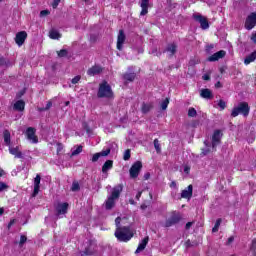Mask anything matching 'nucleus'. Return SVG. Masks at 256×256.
Masks as SVG:
<instances>
[{
    "mask_svg": "<svg viewBox=\"0 0 256 256\" xmlns=\"http://www.w3.org/2000/svg\"><path fill=\"white\" fill-rule=\"evenodd\" d=\"M3 175H5V170L0 168V177H3Z\"/></svg>",
    "mask_w": 256,
    "mask_h": 256,
    "instance_id": "680f3d73",
    "label": "nucleus"
},
{
    "mask_svg": "<svg viewBox=\"0 0 256 256\" xmlns=\"http://www.w3.org/2000/svg\"><path fill=\"white\" fill-rule=\"evenodd\" d=\"M49 37L50 39H61V34L57 30H51Z\"/></svg>",
    "mask_w": 256,
    "mask_h": 256,
    "instance_id": "7c9ffc66",
    "label": "nucleus"
},
{
    "mask_svg": "<svg viewBox=\"0 0 256 256\" xmlns=\"http://www.w3.org/2000/svg\"><path fill=\"white\" fill-rule=\"evenodd\" d=\"M129 203H130L131 205H135V200L130 199V200H129Z\"/></svg>",
    "mask_w": 256,
    "mask_h": 256,
    "instance_id": "0e129e2a",
    "label": "nucleus"
},
{
    "mask_svg": "<svg viewBox=\"0 0 256 256\" xmlns=\"http://www.w3.org/2000/svg\"><path fill=\"white\" fill-rule=\"evenodd\" d=\"M219 227H221V218L216 220V223H215L214 227L212 228V233H217V231H219Z\"/></svg>",
    "mask_w": 256,
    "mask_h": 256,
    "instance_id": "473e14b6",
    "label": "nucleus"
},
{
    "mask_svg": "<svg viewBox=\"0 0 256 256\" xmlns=\"http://www.w3.org/2000/svg\"><path fill=\"white\" fill-rule=\"evenodd\" d=\"M202 79H203L204 81H209V79H211V77L209 76V74H204V75L202 76Z\"/></svg>",
    "mask_w": 256,
    "mask_h": 256,
    "instance_id": "5fc2aeb1",
    "label": "nucleus"
},
{
    "mask_svg": "<svg viewBox=\"0 0 256 256\" xmlns=\"http://www.w3.org/2000/svg\"><path fill=\"white\" fill-rule=\"evenodd\" d=\"M170 187H177V183H175V181H172Z\"/></svg>",
    "mask_w": 256,
    "mask_h": 256,
    "instance_id": "e2e57ef3",
    "label": "nucleus"
},
{
    "mask_svg": "<svg viewBox=\"0 0 256 256\" xmlns=\"http://www.w3.org/2000/svg\"><path fill=\"white\" fill-rule=\"evenodd\" d=\"M123 192V184H118L114 188H112L111 195H109L105 201V209L107 211H111L113 207H115V202L119 197H121V193Z\"/></svg>",
    "mask_w": 256,
    "mask_h": 256,
    "instance_id": "f257e3e1",
    "label": "nucleus"
},
{
    "mask_svg": "<svg viewBox=\"0 0 256 256\" xmlns=\"http://www.w3.org/2000/svg\"><path fill=\"white\" fill-rule=\"evenodd\" d=\"M153 109V104L152 103H143L141 107V111L144 114L149 113Z\"/></svg>",
    "mask_w": 256,
    "mask_h": 256,
    "instance_id": "cd10ccee",
    "label": "nucleus"
},
{
    "mask_svg": "<svg viewBox=\"0 0 256 256\" xmlns=\"http://www.w3.org/2000/svg\"><path fill=\"white\" fill-rule=\"evenodd\" d=\"M15 111H24L25 110V102L23 100H18L14 103Z\"/></svg>",
    "mask_w": 256,
    "mask_h": 256,
    "instance_id": "393cba45",
    "label": "nucleus"
},
{
    "mask_svg": "<svg viewBox=\"0 0 256 256\" xmlns=\"http://www.w3.org/2000/svg\"><path fill=\"white\" fill-rule=\"evenodd\" d=\"M249 111H251L249 104L247 102H241L238 104V106L232 109L231 117H237L239 115H244V117H247V115H249Z\"/></svg>",
    "mask_w": 256,
    "mask_h": 256,
    "instance_id": "20e7f679",
    "label": "nucleus"
},
{
    "mask_svg": "<svg viewBox=\"0 0 256 256\" xmlns=\"http://www.w3.org/2000/svg\"><path fill=\"white\" fill-rule=\"evenodd\" d=\"M110 169H113V160H107L102 166V173H107Z\"/></svg>",
    "mask_w": 256,
    "mask_h": 256,
    "instance_id": "bb28decb",
    "label": "nucleus"
},
{
    "mask_svg": "<svg viewBox=\"0 0 256 256\" xmlns=\"http://www.w3.org/2000/svg\"><path fill=\"white\" fill-rule=\"evenodd\" d=\"M102 71H103V68L101 66L94 65L87 70V75H89V77H95V75L101 74Z\"/></svg>",
    "mask_w": 256,
    "mask_h": 256,
    "instance_id": "2eb2a0df",
    "label": "nucleus"
},
{
    "mask_svg": "<svg viewBox=\"0 0 256 256\" xmlns=\"http://www.w3.org/2000/svg\"><path fill=\"white\" fill-rule=\"evenodd\" d=\"M83 146H77L76 149L72 150V157H75V155H79V153H82Z\"/></svg>",
    "mask_w": 256,
    "mask_h": 256,
    "instance_id": "c9c22d12",
    "label": "nucleus"
},
{
    "mask_svg": "<svg viewBox=\"0 0 256 256\" xmlns=\"http://www.w3.org/2000/svg\"><path fill=\"white\" fill-rule=\"evenodd\" d=\"M250 251H253L254 253H256V239H254L252 241V245L250 247Z\"/></svg>",
    "mask_w": 256,
    "mask_h": 256,
    "instance_id": "8fccbe9b",
    "label": "nucleus"
},
{
    "mask_svg": "<svg viewBox=\"0 0 256 256\" xmlns=\"http://www.w3.org/2000/svg\"><path fill=\"white\" fill-rule=\"evenodd\" d=\"M141 169H143L141 161L135 162L129 170L131 179H137L139 177V173H141Z\"/></svg>",
    "mask_w": 256,
    "mask_h": 256,
    "instance_id": "39448f33",
    "label": "nucleus"
},
{
    "mask_svg": "<svg viewBox=\"0 0 256 256\" xmlns=\"http://www.w3.org/2000/svg\"><path fill=\"white\" fill-rule=\"evenodd\" d=\"M151 177L150 173L144 174V179L147 181Z\"/></svg>",
    "mask_w": 256,
    "mask_h": 256,
    "instance_id": "bf43d9fd",
    "label": "nucleus"
},
{
    "mask_svg": "<svg viewBox=\"0 0 256 256\" xmlns=\"http://www.w3.org/2000/svg\"><path fill=\"white\" fill-rule=\"evenodd\" d=\"M125 32L123 30H119L118 36H117V49L118 51H123V45L125 43Z\"/></svg>",
    "mask_w": 256,
    "mask_h": 256,
    "instance_id": "f8f14e48",
    "label": "nucleus"
},
{
    "mask_svg": "<svg viewBox=\"0 0 256 256\" xmlns=\"http://www.w3.org/2000/svg\"><path fill=\"white\" fill-rule=\"evenodd\" d=\"M194 19L195 21H198V23H200L201 29H209V21H207V18H205L203 15H194Z\"/></svg>",
    "mask_w": 256,
    "mask_h": 256,
    "instance_id": "1a4fd4ad",
    "label": "nucleus"
},
{
    "mask_svg": "<svg viewBox=\"0 0 256 256\" xmlns=\"http://www.w3.org/2000/svg\"><path fill=\"white\" fill-rule=\"evenodd\" d=\"M142 193H143V192L139 191V192L136 194V199H137V201H139V199H141Z\"/></svg>",
    "mask_w": 256,
    "mask_h": 256,
    "instance_id": "13d9d810",
    "label": "nucleus"
},
{
    "mask_svg": "<svg viewBox=\"0 0 256 256\" xmlns=\"http://www.w3.org/2000/svg\"><path fill=\"white\" fill-rule=\"evenodd\" d=\"M9 189V186L5 182L0 181V193H3V191H7Z\"/></svg>",
    "mask_w": 256,
    "mask_h": 256,
    "instance_id": "a19ab883",
    "label": "nucleus"
},
{
    "mask_svg": "<svg viewBox=\"0 0 256 256\" xmlns=\"http://www.w3.org/2000/svg\"><path fill=\"white\" fill-rule=\"evenodd\" d=\"M25 243H27V236L22 235L20 237V242H19L20 247H23V245H25Z\"/></svg>",
    "mask_w": 256,
    "mask_h": 256,
    "instance_id": "37998d69",
    "label": "nucleus"
},
{
    "mask_svg": "<svg viewBox=\"0 0 256 256\" xmlns=\"http://www.w3.org/2000/svg\"><path fill=\"white\" fill-rule=\"evenodd\" d=\"M123 159H124V161H129L131 159V150L127 149L124 152Z\"/></svg>",
    "mask_w": 256,
    "mask_h": 256,
    "instance_id": "58836bf2",
    "label": "nucleus"
},
{
    "mask_svg": "<svg viewBox=\"0 0 256 256\" xmlns=\"http://www.w3.org/2000/svg\"><path fill=\"white\" fill-rule=\"evenodd\" d=\"M111 153V149L102 150L101 152L95 153L92 157V163H97L100 157H107Z\"/></svg>",
    "mask_w": 256,
    "mask_h": 256,
    "instance_id": "dca6fc26",
    "label": "nucleus"
},
{
    "mask_svg": "<svg viewBox=\"0 0 256 256\" xmlns=\"http://www.w3.org/2000/svg\"><path fill=\"white\" fill-rule=\"evenodd\" d=\"M35 133H36V130L33 127H29L26 130L27 139L28 141H31V143H39V139L37 138Z\"/></svg>",
    "mask_w": 256,
    "mask_h": 256,
    "instance_id": "6e6552de",
    "label": "nucleus"
},
{
    "mask_svg": "<svg viewBox=\"0 0 256 256\" xmlns=\"http://www.w3.org/2000/svg\"><path fill=\"white\" fill-rule=\"evenodd\" d=\"M115 225H116V229H122L123 227H121V217H117L115 219Z\"/></svg>",
    "mask_w": 256,
    "mask_h": 256,
    "instance_id": "c03bdc74",
    "label": "nucleus"
},
{
    "mask_svg": "<svg viewBox=\"0 0 256 256\" xmlns=\"http://www.w3.org/2000/svg\"><path fill=\"white\" fill-rule=\"evenodd\" d=\"M215 87H221V82H217V83L215 84Z\"/></svg>",
    "mask_w": 256,
    "mask_h": 256,
    "instance_id": "69168bd1",
    "label": "nucleus"
},
{
    "mask_svg": "<svg viewBox=\"0 0 256 256\" xmlns=\"http://www.w3.org/2000/svg\"><path fill=\"white\" fill-rule=\"evenodd\" d=\"M116 239L123 243H127V241H131L133 238V233H131V228L129 226H123L122 228H116L114 233Z\"/></svg>",
    "mask_w": 256,
    "mask_h": 256,
    "instance_id": "f03ea898",
    "label": "nucleus"
},
{
    "mask_svg": "<svg viewBox=\"0 0 256 256\" xmlns=\"http://www.w3.org/2000/svg\"><path fill=\"white\" fill-rule=\"evenodd\" d=\"M26 39H27V32L25 31L18 32L15 37V43L18 45V47H21L23 43H25Z\"/></svg>",
    "mask_w": 256,
    "mask_h": 256,
    "instance_id": "ddd939ff",
    "label": "nucleus"
},
{
    "mask_svg": "<svg viewBox=\"0 0 256 256\" xmlns=\"http://www.w3.org/2000/svg\"><path fill=\"white\" fill-rule=\"evenodd\" d=\"M181 221V215L177 213H173L165 223V227H173V225H177Z\"/></svg>",
    "mask_w": 256,
    "mask_h": 256,
    "instance_id": "0eeeda50",
    "label": "nucleus"
},
{
    "mask_svg": "<svg viewBox=\"0 0 256 256\" xmlns=\"http://www.w3.org/2000/svg\"><path fill=\"white\" fill-rule=\"evenodd\" d=\"M79 81H81V76H75L72 80H71V83L73 85H77V83H79Z\"/></svg>",
    "mask_w": 256,
    "mask_h": 256,
    "instance_id": "a18cd8bd",
    "label": "nucleus"
},
{
    "mask_svg": "<svg viewBox=\"0 0 256 256\" xmlns=\"http://www.w3.org/2000/svg\"><path fill=\"white\" fill-rule=\"evenodd\" d=\"M204 144L206 145L207 148H203L202 149V155H209V153H211V149L209 148V144L207 143V141L204 142Z\"/></svg>",
    "mask_w": 256,
    "mask_h": 256,
    "instance_id": "72a5a7b5",
    "label": "nucleus"
},
{
    "mask_svg": "<svg viewBox=\"0 0 256 256\" xmlns=\"http://www.w3.org/2000/svg\"><path fill=\"white\" fill-rule=\"evenodd\" d=\"M154 148L157 153H161V144H159V139L154 140Z\"/></svg>",
    "mask_w": 256,
    "mask_h": 256,
    "instance_id": "e433bc0d",
    "label": "nucleus"
},
{
    "mask_svg": "<svg viewBox=\"0 0 256 256\" xmlns=\"http://www.w3.org/2000/svg\"><path fill=\"white\" fill-rule=\"evenodd\" d=\"M9 153L14 155L17 159H23V153L19 151V147H9Z\"/></svg>",
    "mask_w": 256,
    "mask_h": 256,
    "instance_id": "5701e85b",
    "label": "nucleus"
},
{
    "mask_svg": "<svg viewBox=\"0 0 256 256\" xmlns=\"http://www.w3.org/2000/svg\"><path fill=\"white\" fill-rule=\"evenodd\" d=\"M188 117H197V110L193 107L189 108Z\"/></svg>",
    "mask_w": 256,
    "mask_h": 256,
    "instance_id": "f704fd0d",
    "label": "nucleus"
},
{
    "mask_svg": "<svg viewBox=\"0 0 256 256\" xmlns=\"http://www.w3.org/2000/svg\"><path fill=\"white\" fill-rule=\"evenodd\" d=\"M141 209H147V205L145 204L141 205Z\"/></svg>",
    "mask_w": 256,
    "mask_h": 256,
    "instance_id": "774afa93",
    "label": "nucleus"
},
{
    "mask_svg": "<svg viewBox=\"0 0 256 256\" xmlns=\"http://www.w3.org/2000/svg\"><path fill=\"white\" fill-rule=\"evenodd\" d=\"M40 185H41V175L37 174L34 179L33 197H36V195H39Z\"/></svg>",
    "mask_w": 256,
    "mask_h": 256,
    "instance_id": "a211bd4d",
    "label": "nucleus"
},
{
    "mask_svg": "<svg viewBox=\"0 0 256 256\" xmlns=\"http://www.w3.org/2000/svg\"><path fill=\"white\" fill-rule=\"evenodd\" d=\"M190 171H191V167H189V166L184 167V173H186V175H189Z\"/></svg>",
    "mask_w": 256,
    "mask_h": 256,
    "instance_id": "864d4df0",
    "label": "nucleus"
},
{
    "mask_svg": "<svg viewBox=\"0 0 256 256\" xmlns=\"http://www.w3.org/2000/svg\"><path fill=\"white\" fill-rule=\"evenodd\" d=\"M149 243V236H146L145 238H143L141 240V242L139 243L135 253H141V251H145V247H147V244Z\"/></svg>",
    "mask_w": 256,
    "mask_h": 256,
    "instance_id": "6ab92c4d",
    "label": "nucleus"
},
{
    "mask_svg": "<svg viewBox=\"0 0 256 256\" xmlns=\"http://www.w3.org/2000/svg\"><path fill=\"white\" fill-rule=\"evenodd\" d=\"M52 106H53V103H51V101H49V102H47L46 107L41 108L40 111H48V109H51Z\"/></svg>",
    "mask_w": 256,
    "mask_h": 256,
    "instance_id": "49530a36",
    "label": "nucleus"
},
{
    "mask_svg": "<svg viewBox=\"0 0 256 256\" xmlns=\"http://www.w3.org/2000/svg\"><path fill=\"white\" fill-rule=\"evenodd\" d=\"M167 107H169V98H166L165 100L162 101L161 103V109L163 111H165V109H167Z\"/></svg>",
    "mask_w": 256,
    "mask_h": 256,
    "instance_id": "4c0bfd02",
    "label": "nucleus"
},
{
    "mask_svg": "<svg viewBox=\"0 0 256 256\" xmlns=\"http://www.w3.org/2000/svg\"><path fill=\"white\" fill-rule=\"evenodd\" d=\"M221 137H223V133H221V130H215L212 135V147L215 149L219 143H221Z\"/></svg>",
    "mask_w": 256,
    "mask_h": 256,
    "instance_id": "9d476101",
    "label": "nucleus"
},
{
    "mask_svg": "<svg viewBox=\"0 0 256 256\" xmlns=\"http://www.w3.org/2000/svg\"><path fill=\"white\" fill-rule=\"evenodd\" d=\"M95 253V246L93 244H88L84 251H80L81 256H89Z\"/></svg>",
    "mask_w": 256,
    "mask_h": 256,
    "instance_id": "aec40b11",
    "label": "nucleus"
},
{
    "mask_svg": "<svg viewBox=\"0 0 256 256\" xmlns=\"http://www.w3.org/2000/svg\"><path fill=\"white\" fill-rule=\"evenodd\" d=\"M4 142L6 145H11V132L9 130H4L3 132Z\"/></svg>",
    "mask_w": 256,
    "mask_h": 256,
    "instance_id": "c756f323",
    "label": "nucleus"
},
{
    "mask_svg": "<svg viewBox=\"0 0 256 256\" xmlns=\"http://www.w3.org/2000/svg\"><path fill=\"white\" fill-rule=\"evenodd\" d=\"M97 96L100 99H113V90L111 89V85L106 81L102 82L99 86Z\"/></svg>",
    "mask_w": 256,
    "mask_h": 256,
    "instance_id": "7ed1b4c3",
    "label": "nucleus"
},
{
    "mask_svg": "<svg viewBox=\"0 0 256 256\" xmlns=\"http://www.w3.org/2000/svg\"><path fill=\"white\" fill-rule=\"evenodd\" d=\"M79 189H81V187L79 186V182H77V181H74L73 183H72V187H71V191H79Z\"/></svg>",
    "mask_w": 256,
    "mask_h": 256,
    "instance_id": "ea45409f",
    "label": "nucleus"
},
{
    "mask_svg": "<svg viewBox=\"0 0 256 256\" xmlns=\"http://www.w3.org/2000/svg\"><path fill=\"white\" fill-rule=\"evenodd\" d=\"M61 151H63V145L62 144H57V153L60 154Z\"/></svg>",
    "mask_w": 256,
    "mask_h": 256,
    "instance_id": "603ef678",
    "label": "nucleus"
},
{
    "mask_svg": "<svg viewBox=\"0 0 256 256\" xmlns=\"http://www.w3.org/2000/svg\"><path fill=\"white\" fill-rule=\"evenodd\" d=\"M218 107L220 108V111H223L225 107H227V103L224 100H219Z\"/></svg>",
    "mask_w": 256,
    "mask_h": 256,
    "instance_id": "79ce46f5",
    "label": "nucleus"
},
{
    "mask_svg": "<svg viewBox=\"0 0 256 256\" xmlns=\"http://www.w3.org/2000/svg\"><path fill=\"white\" fill-rule=\"evenodd\" d=\"M192 226H193V222H188L186 223L185 229H191Z\"/></svg>",
    "mask_w": 256,
    "mask_h": 256,
    "instance_id": "6e6d98bb",
    "label": "nucleus"
},
{
    "mask_svg": "<svg viewBox=\"0 0 256 256\" xmlns=\"http://www.w3.org/2000/svg\"><path fill=\"white\" fill-rule=\"evenodd\" d=\"M200 97L202 99H213V92L209 88H203L200 90Z\"/></svg>",
    "mask_w": 256,
    "mask_h": 256,
    "instance_id": "412c9836",
    "label": "nucleus"
},
{
    "mask_svg": "<svg viewBox=\"0 0 256 256\" xmlns=\"http://www.w3.org/2000/svg\"><path fill=\"white\" fill-rule=\"evenodd\" d=\"M140 6L142 9L140 15H147V13H149V0H141Z\"/></svg>",
    "mask_w": 256,
    "mask_h": 256,
    "instance_id": "4be33fe9",
    "label": "nucleus"
},
{
    "mask_svg": "<svg viewBox=\"0 0 256 256\" xmlns=\"http://www.w3.org/2000/svg\"><path fill=\"white\" fill-rule=\"evenodd\" d=\"M58 57H67V50L62 49L58 52Z\"/></svg>",
    "mask_w": 256,
    "mask_h": 256,
    "instance_id": "de8ad7c7",
    "label": "nucleus"
},
{
    "mask_svg": "<svg viewBox=\"0 0 256 256\" xmlns=\"http://www.w3.org/2000/svg\"><path fill=\"white\" fill-rule=\"evenodd\" d=\"M251 40L256 43V32L252 34Z\"/></svg>",
    "mask_w": 256,
    "mask_h": 256,
    "instance_id": "052dcab7",
    "label": "nucleus"
},
{
    "mask_svg": "<svg viewBox=\"0 0 256 256\" xmlns=\"http://www.w3.org/2000/svg\"><path fill=\"white\" fill-rule=\"evenodd\" d=\"M11 62L9 60H6L5 58H0V67H10Z\"/></svg>",
    "mask_w": 256,
    "mask_h": 256,
    "instance_id": "2f4dec72",
    "label": "nucleus"
},
{
    "mask_svg": "<svg viewBox=\"0 0 256 256\" xmlns=\"http://www.w3.org/2000/svg\"><path fill=\"white\" fill-rule=\"evenodd\" d=\"M225 55H227V52H225L224 50H220V51L214 53L213 55H211L208 58V61L210 63H213L215 61H219V59H223V57H225Z\"/></svg>",
    "mask_w": 256,
    "mask_h": 256,
    "instance_id": "4468645a",
    "label": "nucleus"
},
{
    "mask_svg": "<svg viewBox=\"0 0 256 256\" xmlns=\"http://www.w3.org/2000/svg\"><path fill=\"white\" fill-rule=\"evenodd\" d=\"M59 3H61V0H53L52 2L53 9H57V7H59Z\"/></svg>",
    "mask_w": 256,
    "mask_h": 256,
    "instance_id": "09e8293b",
    "label": "nucleus"
},
{
    "mask_svg": "<svg viewBox=\"0 0 256 256\" xmlns=\"http://www.w3.org/2000/svg\"><path fill=\"white\" fill-rule=\"evenodd\" d=\"M51 12L49 10H42L40 12V17H47Z\"/></svg>",
    "mask_w": 256,
    "mask_h": 256,
    "instance_id": "3c124183",
    "label": "nucleus"
},
{
    "mask_svg": "<svg viewBox=\"0 0 256 256\" xmlns=\"http://www.w3.org/2000/svg\"><path fill=\"white\" fill-rule=\"evenodd\" d=\"M255 59H256V51L246 56V58L244 59V64L250 65L251 63H253V61H255Z\"/></svg>",
    "mask_w": 256,
    "mask_h": 256,
    "instance_id": "a878e982",
    "label": "nucleus"
},
{
    "mask_svg": "<svg viewBox=\"0 0 256 256\" xmlns=\"http://www.w3.org/2000/svg\"><path fill=\"white\" fill-rule=\"evenodd\" d=\"M4 211L5 210L3 208H0V215H3Z\"/></svg>",
    "mask_w": 256,
    "mask_h": 256,
    "instance_id": "338daca9",
    "label": "nucleus"
},
{
    "mask_svg": "<svg viewBox=\"0 0 256 256\" xmlns=\"http://www.w3.org/2000/svg\"><path fill=\"white\" fill-rule=\"evenodd\" d=\"M256 25V12H252L245 21V28L248 31H251V29H253V27H255Z\"/></svg>",
    "mask_w": 256,
    "mask_h": 256,
    "instance_id": "423d86ee",
    "label": "nucleus"
},
{
    "mask_svg": "<svg viewBox=\"0 0 256 256\" xmlns=\"http://www.w3.org/2000/svg\"><path fill=\"white\" fill-rule=\"evenodd\" d=\"M136 77H137V74L135 73H125L123 75L124 81H128L129 83H132V81H135Z\"/></svg>",
    "mask_w": 256,
    "mask_h": 256,
    "instance_id": "c85d7f7f",
    "label": "nucleus"
},
{
    "mask_svg": "<svg viewBox=\"0 0 256 256\" xmlns=\"http://www.w3.org/2000/svg\"><path fill=\"white\" fill-rule=\"evenodd\" d=\"M166 53H169L170 57H173V55L177 53V44H168V46L166 47Z\"/></svg>",
    "mask_w": 256,
    "mask_h": 256,
    "instance_id": "b1692460",
    "label": "nucleus"
},
{
    "mask_svg": "<svg viewBox=\"0 0 256 256\" xmlns=\"http://www.w3.org/2000/svg\"><path fill=\"white\" fill-rule=\"evenodd\" d=\"M182 199H190L193 197V185H189L186 189L181 192Z\"/></svg>",
    "mask_w": 256,
    "mask_h": 256,
    "instance_id": "f3484780",
    "label": "nucleus"
},
{
    "mask_svg": "<svg viewBox=\"0 0 256 256\" xmlns=\"http://www.w3.org/2000/svg\"><path fill=\"white\" fill-rule=\"evenodd\" d=\"M233 241H235V237L231 236L228 238V245H231V243H233Z\"/></svg>",
    "mask_w": 256,
    "mask_h": 256,
    "instance_id": "4d7b16f0",
    "label": "nucleus"
},
{
    "mask_svg": "<svg viewBox=\"0 0 256 256\" xmlns=\"http://www.w3.org/2000/svg\"><path fill=\"white\" fill-rule=\"evenodd\" d=\"M67 209H69V204L67 202L58 203L56 206L57 216L61 217V215H65L67 213Z\"/></svg>",
    "mask_w": 256,
    "mask_h": 256,
    "instance_id": "9b49d317",
    "label": "nucleus"
}]
</instances>
